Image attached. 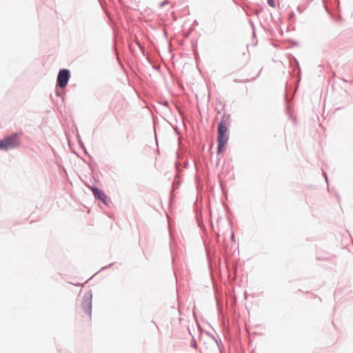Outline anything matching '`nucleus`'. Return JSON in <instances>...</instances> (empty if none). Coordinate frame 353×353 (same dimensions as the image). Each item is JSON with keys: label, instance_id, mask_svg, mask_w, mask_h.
I'll return each instance as SVG.
<instances>
[{"label": "nucleus", "instance_id": "nucleus-1", "mask_svg": "<svg viewBox=\"0 0 353 353\" xmlns=\"http://www.w3.org/2000/svg\"><path fill=\"white\" fill-rule=\"evenodd\" d=\"M92 298L90 295L83 296L81 307L77 312L78 319L83 322H89L91 320Z\"/></svg>", "mask_w": 353, "mask_h": 353}, {"label": "nucleus", "instance_id": "nucleus-2", "mask_svg": "<svg viewBox=\"0 0 353 353\" xmlns=\"http://www.w3.org/2000/svg\"><path fill=\"white\" fill-rule=\"evenodd\" d=\"M228 127L223 122H220L218 126V150L221 152L228 141Z\"/></svg>", "mask_w": 353, "mask_h": 353}, {"label": "nucleus", "instance_id": "nucleus-3", "mask_svg": "<svg viewBox=\"0 0 353 353\" xmlns=\"http://www.w3.org/2000/svg\"><path fill=\"white\" fill-rule=\"evenodd\" d=\"M20 140L17 134H12L0 140V150H8L19 146Z\"/></svg>", "mask_w": 353, "mask_h": 353}, {"label": "nucleus", "instance_id": "nucleus-4", "mask_svg": "<svg viewBox=\"0 0 353 353\" xmlns=\"http://www.w3.org/2000/svg\"><path fill=\"white\" fill-rule=\"evenodd\" d=\"M70 78L69 71L68 70H61L59 71L57 77V83L60 88H65Z\"/></svg>", "mask_w": 353, "mask_h": 353}, {"label": "nucleus", "instance_id": "nucleus-5", "mask_svg": "<svg viewBox=\"0 0 353 353\" xmlns=\"http://www.w3.org/2000/svg\"><path fill=\"white\" fill-rule=\"evenodd\" d=\"M92 192L96 198L101 201L105 205L108 204L110 199L103 191L99 190L98 188H93Z\"/></svg>", "mask_w": 353, "mask_h": 353}, {"label": "nucleus", "instance_id": "nucleus-6", "mask_svg": "<svg viewBox=\"0 0 353 353\" xmlns=\"http://www.w3.org/2000/svg\"><path fill=\"white\" fill-rule=\"evenodd\" d=\"M268 3L271 6L272 8H275V3L274 0H267Z\"/></svg>", "mask_w": 353, "mask_h": 353}]
</instances>
